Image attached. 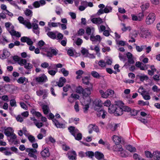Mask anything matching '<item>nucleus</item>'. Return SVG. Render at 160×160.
<instances>
[{
    "label": "nucleus",
    "instance_id": "f257e3e1",
    "mask_svg": "<svg viewBox=\"0 0 160 160\" xmlns=\"http://www.w3.org/2000/svg\"><path fill=\"white\" fill-rule=\"evenodd\" d=\"M89 88H84L82 93V98L80 99V102L82 106V109L84 113L87 112L89 108V105L91 102L90 97H89L91 94V90L92 88L93 84L90 83Z\"/></svg>",
    "mask_w": 160,
    "mask_h": 160
},
{
    "label": "nucleus",
    "instance_id": "f03ea898",
    "mask_svg": "<svg viewBox=\"0 0 160 160\" xmlns=\"http://www.w3.org/2000/svg\"><path fill=\"white\" fill-rule=\"evenodd\" d=\"M13 59L15 61L17 62L21 66H24V68L26 69H30L32 67V64L27 63V60L25 59H22L18 56H15Z\"/></svg>",
    "mask_w": 160,
    "mask_h": 160
},
{
    "label": "nucleus",
    "instance_id": "7ed1b4c3",
    "mask_svg": "<svg viewBox=\"0 0 160 160\" xmlns=\"http://www.w3.org/2000/svg\"><path fill=\"white\" fill-rule=\"evenodd\" d=\"M5 26L7 30L9 32L11 35L18 37H21L20 33L19 32H17L14 30V27L11 23H6Z\"/></svg>",
    "mask_w": 160,
    "mask_h": 160
},
{
    "label": "nucleus",
    "instance_id": "20e7f679",
    "mask_svg": "<svg viewBox=\"0 0 160 160\" xmlns=\"http://www.w3.org/2000/svg\"><path fill=\"white\" fill-rule=\"evenodd\" d=\"M156 14L153 12L150 13L146 17L145 22L147 25H151L153 24L156 19Z\"/></svg>",
    "mask_w": 160,
    "mask_h": 160
},
{
    "label": "nucleus",
    "instance_id": "39448f33",
    "mask_svg": "<svg viewBox=\"0 0 160 160\" xmlns=\"http://www.w3.org/2000/svg\"><path fill=\"white\" fill-rule=\"evenodd\" d=\"M49 117L50 119H52L53 122L57 128L60 127L59 123L60 115L59 114H56L55 116L52 113H50L49 114Z\"/></svg>",
    "mask_w": 160,
    "mask_h": 160
},
{
    "label": "nucleus",
    "instance_id": "423d86ee",
    "mask_svg": "<svg viewBox=\"0 0 160 160\" xmlns=\"http://www.w3.org/2000/svg\"><path fill=\"white\" fill-rule=\"evenodd\" d=\"M18 19L20 23L24 25L28 29H30L32 28V24L29 20H24L22 17H19Z\"/></svg>",
    "mask_w": 160,
    "mask_h": 160
},
{
    "label": "nucleus",
    "instance_id": "0eeeda50",
    "mask_svg": "<svg viewBox=\"0 0 160 160\" xmlns=\"http://www.w3.org/2000/svg\"><path fill=\"white\" fill-rule=\"evenodd\" d=\"M141 36L143 38H149L151 37V32L147 29H142L141 30Z\"/></svg>",
    "mask_w": 160,
    "mask_h": 160
},
{
    "label": "nucleus",
    "instance_id": "6e6552de",
    "mask_svg": "<svg viewBox=\"0 0 160 160\" xmlns=\"http://www.w3.org/2000/svg\"><path fill=\"white\" fill-rule=\"evenodd\" d=\"M35 80L36 82H46L48 79L47 77L44 74H43L39 77H36Z\"/></svg>",
    "mask_w": 160,
    "mask_h": 160
},
{
    "label": "nucleus",
    "instance_id": "1a4fd4ad",
    "mask_svg": "<svg viewBox=\"0 0 160 160\" xmlns=\"http://www.w3.org/2000/svg\"><path fill=\"white\" fill-rule=\"evenodd\" d=\"M47 34L51 38L54 39L57 38L58 39H60V33H58L57 32H48L47 33Z\"/></svg>",
    "mask_w": 160,
    "mask_h": 160
},
{
    "label": "nucleus",
    "instance_id": "9d476101",
    "mask_svg": "<svg viewBox=\"0 0 160 160\" xmlns=\"http://www.w3.org/2000/svg\"><path fill=\"white\" fill-rule=\"evenodd\" d=\"M94 109L98 111L97 115L98 117L101 116L102 118H105L107 113V112L105 110L100 109V108L98 109L96 107L94 108Z\"/></svg>",
    "mask_w": 160,
    "mask_h": 160
},
{
    "label": "nucleus",
    "instance_id": "9b49d317",
    "mask_svg": "<svg viewBox=\"0 0 160 160\" xmlns=\"http://www.w3.org/2000/svg\"><path fill=\"white\" fill-rule=\"evenodd\" d=\"M119 103L117 105L116 109H115L114 114L116 116H119L122 114V109L121 106H119Z\"/></svg>",
    "mask_w": 160,
    "mask_h": 160
},
{
    "label": "nucleus",
    "instance_id": "f8f14e48",
    "mask_svg": "<svg viewBox=\"0 0 160 160\" xmlns=\"http://www.w3.org/2000/svg\"><path fill=\"white\" fill-rule=\"evenodd\" d=\"M77 154L74 151H71L68 153V158L70 160H77Z\"/></svg>",
    "mask_w": 160,
    "mask_h": 160
},
{
    "label": "nucleus",
    "instance_id": "ddd939ff",
    "mask_svg": "<svg viewBox=\"0 0 160 160\" xmlns=\"http://www.w3.org/2000/svg\"><path fill=\"white\" fill-rule=\"evenodd\" d=\"M121 29L123 32H126L128 31L130 32L132 30V27L130 26H126L123 23H121L120 24Z\"/></svg>",
    "mask_w": 160,
    "mask_h": 160
},
{
    "label": "nucleus",
    "instance_id": "4468645a",
    "mask_svg": "<svg viewBox=\"0 0 160 160\" xmlns=\"http://www.w3.org/2000/svg\"><path fill=\"white\" fill-rule=\"evenodd\" d=\"M90 39L92 42H100L101 41L102 38L99 35L94 36L93 34H92L90 37Z\"/></svg>",
    "mask_w": 160,
    "mask_h": 160
},
{
    "label": "nucleus",
    "instance_id": "2eb2a0df",
    "mask_svg": "<svg viewBox=\"0 0 160 160\" xmlns=\"http://www.w3.org/2000/svg\"><path fill=\"white\" fill-rule=\"evenodd\" d=\"M37 152V150L36 149H29L28 151V155L33 158L35 159H37V156L35 155Z\"/></svg>",
    "mask_w": 160,
    "mask_h": 160
},
{
    "label": "nucleus",
    "instance_id": "dca6fc26",
    "mask_svg": "<svg viewBox=\"0 0 160 160\" xmlns=\"http://www.w3.org/2000/svg\"><path fill=\"white\" fill-rule=\"evenodd\" d=\"M46 51L47 56L50 57H52L53 55H56L58 52V51L54 49H49Z\"/></svg>",
    "mask_w": 160,
    "mask_h": 160
},
{
    "label": "nucleus",
    "instance_id": "f3484780",
    "mask_svg": "<svg viewBox=\"0 0 160 160\" xmlns=\"http://www.w3.org/2000/svg\"><path fill=\"white\" fill-rule=\"evenodd\" d=\"M91 21L94 23L100 24L103 23V21L101 18H93L91 17Z\"/></svg>",
    "mask_w": 160,
    "mask_h": 160
},
{
    "label": "nucleus",
    "instance_id": "a211bd4d",
    "mask_svg": "<svg viewBox=\"0 0 160 160\" xmlns=\"http://www.w3.org/2000/svg\"><path fill=\"white\" fill-rule=\"evenodd\" d=\"M94 30L93 28H87L86 29V32L87 34L89 36L91 34L92 35L94 33ZM84 38L88 40L89 39V36H84Z\"/></svg>",
    "mask_w": 160,
    "mask_h": 160
},
{
    "label": "nucleus",
    "instance_id": "6ab92c4d",
    "mask_svg": "<svg viewBox=\"0 0 160 160\" xmlns=\"http://www.w3.org/2000/svg\"><path fill=\"white\" fill-rule=\"evenodd\" d=\"M14 130L11 127H8L5 130L4 133L8 137L10 136L14 133Z\"/></svg>",
    "mask_w": 160,
    "mask_h": 160
},
{
    "label": "nucleus",
    "instance_id": "aec40b11",
    "mask_svg": "<svg viewBox=\"0 0 160 160\" xmlns=\"http://www.w3.org/2000/svg\"><path fill=\"white\" fill-rule=\"evenodd\" d=\"M152 160H160V152L156 151L153 152L152 157Z\"/></svg>",
    "mask_w": 160,
    "mask_h": 160
},
{
    "label": "nucleus",
    "instance_id": "412c9836",
    "mask_svg": "<svg viewBox=\"0 0 160 160\" xmlns=\"http://www.w3.org/2000/svg\"><path fill=\"white\" fill-rule=\"evenodd\" d=\"M9 139L10 142L13 143L14 145H16L18 143V141L17 139V136L14 133L11 135Z\"/></svg>",
    "mask_w": 160,
    "mask_h": 160
},
{
    "label": "nucleus",
    "instance_id": "4be33fe9",
    "mask_svg": "<svg viewBox=\"0 0 160 160\" xmlns=\"http://www.w3.org/2000/svg\"><path fill=\"white\" fill-rule=\"evenodd\" d=\"M112 139L116 144H119L121 142V138L115 135L112 137Z\"/></svg>",
    "mask_w": 160,
    "mask_h": 160
},
{
    "label": "nucleus",
    "instance_id": "5701e85b",
    "mask_svg": "<svg viewBox=\"0 0 160 160\" xmlns=\"http://www.w3.org/2000/svg\"><path fill=\"white\" fill-rule=\"evenodd\" d=\"M42 156L44 158L48 157L49 156L50 153L49 149L48 148H45L41 152Z\"/></svg>",
    "mask_w": 160,
    "mask_h": 160
},
{
    "label": "nucleus",
    "instance_id": "b1692460",
    "mask_svg": "<svg viewBox=\"0 0 160 160\" xmlns=\"http://www.w3.org/2000/svg\"><path fill=\"white\" fill-rule=\"evenodd\" d=\"M68 130L70 132L73 136L76 134V133L78 132V130L73 126H70L68 128Z\"/></svg>",
    "mask_w": 160,
    "mask_h": 160
},
{
    "label": "nucleus",
    "instance_id": "393cba45",
    "mask_svg": "<svg viewBox=\"0 0 160 160\" xmlns=\"http://www.w3.org/2000/svg\"><path fill=\"white\" fill-rule=\"evenodd\" d=\"M10 53L6 49H4L3 50V54L0 56V58L3 59L8 57L10 55Z\"/></svg>",
    "mask_w": 160,
    "mask_h": 160
},
{
    "label": "nucleus",
    "instance_id": "a878e982",
    "mask_svg": "<svg viewBox=\"0 0 160 160\" xmlns=\"http://www.w3.org/2000/svg\"><path fill=\"white\" fill-rule=\"evenodd\" d=\"M32 27L33 32L37 34H39V28L38 24L36 23H32Z\"/></svg>",
    "mask_w": 160,
    "mask_h": 160
},
{
    "label": "nucleus",
    "instance_id": "bb28decb",
    "mask_svg": "<svg viewBox=\"0 0 160 160\" xmlns=\"http://www.w3.org/2000/svg\"><path fill=\"white\" fill-rule=\"evenodd\" d=\"M119 105L121 107L122 109V112L123 111L129 112L131 110V108L128 107L124 105V104L122 102H119Z\"/></svg>",
    "mask_w": 160,
    "mask_h": 160
},
{
    "label": "nucleus",
    "instance_id": "cd10ccee",
    "mask_svg": "<svg viewBox=\"0 0 160 160\" xmlns=\"http://www.w3.org/2000/svg\"><path fill=\"white\" fill-rule=\"evenodd\" d=\"M94 105L98 107H101L102 106V103L101 100L98 99H96L94 100L93 102Z\"/></svg>",
    "mask_w": 160,
    "mask_h": 160
},
{
    "label": "nucleus",
    "instance_id": "c85d7f7f",
    "mask_svg": "<svg viewBox=\"0 0 160 160\" xmlns=\"http://www.w3.org/2000/svg\"><path fill=\"white\" fill-rule=\"evenodd\" d=\"M120 148L119 149L120 151L118 152V153L122 157H126L127 156V155L126 154V152L122 148V146L120 147Z\"/></svg>",
    "mask_w": 160,
    "mask_h": 160
},
{
    "label": "nucleus",
    "instance_id": "c756f323",
    "mask_svg": "<svg viewBox=\"0 0 160 160\" xmlns=\"http://www.w3.org/2000/svg\"><path fill=\"white\" fill-rule=\"evenodd\" d=\"M99 92L102 98H106L108 97L107 90L105 92H104L103 90H100Z\"/></svg>",
    "mask_w": 160,
    "mask_h": 160
},
{
    "label": "nucleus",
    "instance_id": "7c9ffc66",
    "mask_svg": "<svg viewBox=\"0 0 160 160\" xmlns=\"http://www.w3.org/2000/svg\"><path fill=\"white\" fill-rule=\"evenodd\" d=\"M149 3H144L142 4L141 6V8L142 11H144L147 9L149 7Z\"/></svg>",
    "mask_w": 160,
    "mask_h": 160
},
{
    "label": "nucleus",
    "instance_id": "2f4dec72",
    "mask_svg": "<svg viewBox=\"0 0 160 160\" xmlns=\"http://www.w3.org/2000/svg\"><path fill=\"white\" fill-rule=\"evenodd\" d=\"M50 67H49V68H48V72L49 74L52 76H54L58 71L57 68L53 70H50Z\"/></svg>",
    "mask_w": 160,
    "mask_h": 160
},
{
    "label": "nucleus",
    "instance_id": "473e14b6",
    "mask_svg": "<svg viewBox=\"0 0 160 160\" xmlns=\"http://www.w3.org/2000/svg\"><path fill=\"white\" fill-rule=\"evenodd\" d=\"M116 105H112L110 106L108 108V112L111 114L115 112V109H116Z\"/></svg>",
    "mask_w": 160,
    "mask_h": 160
},
{
    "label": "nucleus",
    "instance_id": "72a5a7b5",
    "mask_svg": "<svg viewBox=\"0 0 160 160\" xmlns=\"http://www.w3.org/2000/svg\"><path fill=\"white\" fill-rule=\"evenodd\" d=\"M42 109H43L44 113L45 114H47L50 111L47 105H43L42 106Z\"/></svg>",
    "mask_w": 160,
    "mask_h": 160
},
{
    "label": "nucleus",
    "instance_id": "f704fd0d",
    "mask_svg": "<svg viewBox=\"0 0 160 160\" xmlns=\"http://www.w3.org/2000/svg\"><path fill=\"white\" fill-rule=\"evenodd\" d=\"M75 139L77 140H81L82 137V135L81 133L79 132V130H78V132L76 133V134H75L74 135H73Z\"/></svg>",
    "mask_w": 160,
    "mask_h": 160
},
{
    "label": "nucleus",
    "instance_id": "c9c22d12",
    "mask_svg": "<svg viewBox=\"0 0 160 160\" xmlns=\"http://www.w3.org/2000/svg\"><path fill=\"white\" fill-rule=\"evenodd\" d=\"M126 148L130 152H135L136 151V149L135 147H134L130 145H128L126 147Z\"/></svg>",
    "mask_w": 160,
    "mask_h": 160
},
{
    "label": "nucleus",
    "instance_id": "e433bc0d",
    "mask_svg": "<svg viewBox=\"0 0 160 160\" xmlns=\"http://www.w3.org/2000/svg\"><path fill=\"white\" fill-rule=\"evenodd\" d=\"M31 113L34 116L37 117L39 118L42 116L41 114L38 112L36 111L34 109H32L31 111Z\"/></svg>",
    "mask_w": 160,
    "mask_h": 160
},
{
    "label": "nucleus",
    "instance_id": "4c0bfd02",
    "mask_svg": "<svg viewBox=\"0 0 160 160\" xmlns=\"http://www.w3.org/2000/svg\"><path fill=\"white\" fill-rule=\"evenodd\" d=\"M142 96L145 100H149L151 98L150 96L149 95V93L147 91L146 93H142Z\"/></svg>",
    "mask_w": 160,
    "mask_h": 160
},
{
    "label": "nucleus",
    "instance_id": "58836bf2",
    "mask_svg": "<svg viewBox=\"0 0 160 160\" xmlns=\"http://www.w3.org/2000/svg\"><path fill=\"white\" fill-rule=\"evenodd\" d=\"M28 81V79L24 77H21L17 80L18 83L20 84L23 83L25 81Z\"/></svg>",
    "mask_w": 160,
    "mask_h": 160
},
{
    "label": "nucleus",
    "instance_id": "ea45409f",
    "mask_svg": "<svg viewBox=\"0 0 160 160\" xmlns=\"http://www.w3.org/2000/svg\"><path fill=\"white\" fill-rule=\"evenodd\" d=\"M112 10V8L109 6H106L104 9V12L105 13H108L111 12Z\"/></svg>",
    "mask_w": 160,
    "mask_h": 160
},
{
    "label": "nucleus",
    "instance_id": "a19ab883",
    "mask_svg": "<svg viewBox=\"0 0 160 160\" xmlns=\"http://www.w3.org/2000/svg\"><path fill=\"white\" fill-rule=\"evenodd\" d=\"M45 44V42L42 40H41L38 42V44L41 49H42L44 51H46L47 49L46 48H41V47L43 46Z\"/></svg>",
    "mask_w": 160,
    "mask_h": 160
},
{
    "label": "nucleus",
    "instance_id": "79ce46f5",
    "mask_svg": "<svg viewBox=\"0 0 160 160\" xmlns=\"http://www.w3.org/2000/svg\"><path fill=\"white\" fill-rule=\"evenodd\" d=\"M89 78L88 77H84L82 78L83 83L86 85H89L90 86V83H89Z\"/></svg>",
    "mask_w": 160,
    "mask_h": 160
},
{
    "label": "nucleus",
    "instance_id": "37998d69",
    "mask_svg": "<svg viewBox=\"0 0 160 160\" xmlns=\"http://www.w3.org/2000/svg\"><path fill=\"white\" fill-rule=\"evenodd\" d=\"M94 154L93 152L90 151L86 152L85 153L86 156L90 158H92L94 156Z\"/></svg>",
    "mask_w": 160,
    "mask_h": 160
},
{
    "label": "nucleus",
    "instance_id": "c03bdc74",
    "mask_svg": "<svg viewBox=\"0 0 160 160\" xmlns=\"http://www.w3.org/2000/svg\"><path fill=\"white\" fill-rule=\"evenodd\" d=\"M138 104L141 106L148 105H149V102L148 101L144 102L143 100H139L138 102Z\"/></svg>",
    "mask_w": 160,
    "mask_h": 160
},
{
    "label": "nucleus",
    "instance_id": "a18cd8bd",
    "mask_svg": "<svg viewBox=\"0 0 160 160\" xmlns=\"http://www.w3.org/2000/svg\"><path fill=\"white\" fill-rule=\"evenodd\" d=\"M91 74L93 77L95 78H99L100 77L99 74L98 72L95 71L92 72Z\"/></svg>",
    "mask_w": 160,
    "mask_h": 160
},
{
    "label": "nucleus",
    "instance_id": "49530a36",
    "mask_svg": "<svg viewBox=\"0 0 160 160\" xmlns=\"http://www.w3.org/2000/svg\"><path fill=\"white\" fill-rule=\"evenodd\" d=\"M84 89L82 87L79 86L77 87L76 91L77 93L79 94H82Z\"/></svg>",
    "mask_w": 160,
    "mask_h": 160
},
{
    "label": "nucleus",
    "instance_id": "de8ad7c7",
    "mask_svg": "<svg viewBox=\"0 0 160 160\" xmlns=\"http://www.w3.org/2000/svg\"><path fill=\"white\" fill-rule=\"evenodd\" d=\"M98 64L101 68H104L106 66V63L103 60H101L98 62Z\"/></svg>",
    "mask_w": 160,
    "mask_h": 160
},
{
    "label": "nucleus",
    "instance_id": "09e8293b",
    "mask_svg": "<svg viewBox=\"0 0 160 160\" xmlns=\"http://www.w3.org/2000/svg\"><path fill=\"white\" fill-rule=\"evenodd\" d=\"M83 72L82 70H79L76 72V74L77 75L76 78L79 79L81 78L82 75L83 74Z\"/></svg>",
    "mask_w": 160,
    "mask_h": 160
},
{
    "label": "nucleus",
    "instance_id": "8fccbe9b",
    "mask_svg": "<svg viewBox=\"0 0 160 160\" xmlns=\"http://www.w3.org/2000/svg\"><path fill=\"white\" fill-rule=\"evenodd\" d=\"M138 77L141 81L146 80L148 79V77L145 75H141L138 76Z\"/></svg>",
    "mask_w": 160,
    "mask_h": 160
},
{
    "label": "nucleus",
    "instance_id": "3c124183",
    "mask_svg": "<svg viewBox=\"0 0 160 160\" xmlns=\"http://www.w3.org/2000/svg\"><path fill=\"white\" fill-rule=\"evenodd\" d=\"M96 126L94 124H90L88 126V132L90 134L92 132L93 130H94V127Z\"/></svg>",
    "mask_w": 160,
    "mask_h": 160
},
{
    "label": "nucleus",
    "instance_id": "603ef678",
    "mask_svg": "<svg viewBox=\"0 0 160 160\" xmlns=\"http://www.w3.org/2000/svg\"><path fill=\"white\" fill-rule=\"evenodd\" d=\"M145 56L144 55H142L140 57V61H142L144 63H147L148 61V58H144Z\"/></svg>",
    "mask_w": 160,
    "mask_h": 160
},
{
    "label": "nucleus",
    "instance_id": "864d4df0",
    "mask_svg": "<svg viewBox=\"0 0 160 160\" xmlns=\"http://www.w3.org/2000/svg\"><path fill=\"white\" fill-rule=\"evenodd\" d=\"M145 156L148 158H151L152 157V154L151 152L148 151H145Z\"/></svg>",
    "mask_w": 160,
    "mask_h": 160
},
{
    "label": "nucleus",
    "instance_id": "5fc2aeb1",
    "mask_svg": "<svg viewBox=\"0 0 160 160\" xmlns=\"http://www.w3.org/2000/svg\"><path fill=\"white\" fill-rule=\"evenodd\" d=\"M108 97L109 96L112 97L114 94V91L111 89H108L107 90Z\"/></svg>",
    "mask_w": 160,
    "mask_h": 160
},
{
    "label": "nucleus",
    "instance_id": "6e6d98bb",
    "mask_svg": "<svg viewBox=\"0 0 160 160\" xmlns=\"http://www.w3.org/2000/svg\"><path fill=\"white\" fill-rule=\"evenodd\" d=\"M133 158L135 160H143V159L137 153H135L133 155Z\"/></svg>",
    "mask_w": 160,
    "mask_h": 160
},
{
    "label": "nucleus",
    "instance_id": "4d7b16f0",
    "mask_svg": "<svg viewBox=\"0 0 160 160\" xmlns=\"http://www.w3.org/2000/svg\"><path fill=\"white\" fill-rule=\"evenodd\" d=\"M94 50L95 51L98 56L100 57V52L99 47L98 46H96L94 48Z\"/></svg>",
    "mask_w": 160,
    "mask_h": 160
},
{
    "label": "nucleus",
    "instance_id": "13d9d810",
    "mask_svg": "<svg viewBox=\"0 0 160 160\" xmlns=\"http://www.w3.org/2000/svg\"><path fill=\"white\" fill-rule=\"evenodd\" d=\"M121 146H122L119 144H116V145H114L113 148V150L117 152H118L120 151L119 150V149H120L119 148H120V147Z\"/></svg>",
    "mask_w": 160,
    "mask_h": 160
},
{
    "label": "nucleus",
    "instance_id": "bf43d9fd",
    "mask_svg": "<svg viewBox=\"0 0 160 160\" xmlns=\"http://www.w3.org/2000/svg\"><path fill=\"white\" fill-rule=\"evenodd\" d=\"M102 104H103L104 106L108 107L109 108L111 105V101L110 100H107L105 101Z\"/></svg>",
    "mask_w": 160,
    "mask_h": 160
},
{
    "label": "nucleus",
    "instance_id": "052dcab7",
    "mask_svg": "<svg viewBox=\"0 0 160 160\" xmlns=\"http://www.w3.org/2000/svg\"><path fill=\"white\" fill-rule=\"evenodd\" d=\"M61 72L64 76H67L69 74L68 71L66 70L65 68H62L61 69Z\"/></svg>",
    "mask_w": 160,
    "mask_h": 160
},
{
    "label": "nucleus",
    "instance_id": "680f3d73",
    "mask_svg": "<svg viewBox=\"0 0 160 160\" xmlns=\"http://www.w3.org/2000/svg\"><path fill=\"white\" fill-rule=\"evenodd\" d=\"M146 46H136V49L137 51L138 52H141L142 51L143 49V48L144 47H146Z\"/></svg>",
    "mask_w": 160,
    "mask_h": 160
},
{
    "label": "nucleus",
    "instance_id": "e2e57ef3",
    "mask_svg": "<svg viewBox=\"0 0 160 160\" xmlns=\"http://www.w3.org/2000/svg\"><path fill=\"white\" fill-rule=\"evenodd\" d=\"M10 148H8V149H6V151H5L3 153L6 156H10L12 153V152L9 151Z\"/></svg>",
    "mask_w": 160,
    "mask_h": 160
},
{
    "label": "nucleus",
    "instance_id": "0e129e2a",
    "mask_svg": "<svg viewBox=\"0 0 160 160\" xmlns=\"http://www.w3.org/2000/svg\"><path fill=\"white\" fill-rule=\"evenodd\" d=\"M146 91L142 87L139 88L138 90V92L140 93L142 95V93H144L146 92Z\"/></svg>",
    "mask_w": 160,
    "mask_h": 160
},
{
    "label": "nucleus",
    "instance_id": "69168bd1",
    "mask_svg": "<svg viewBox=\"0 0 160 160\" xmlns=\"http://www.w3.org/2000/svg\"><path fill=\"white\" fill-rule=\"evenodd\" d=\"M10 149L12 152L15 153H16L19 154L18 150L17 148L14 147H12L10 148Z\"/></svg>",
    "mask_w": 160,
    "mask_h": 160
},
{
    "label": "nucleus",
    "instance_id": "338daca9",
    "mask_svg": "<svg viewBox=\"0 0 160 160\" xmlns=\"http://www.w3.org/2000/svg\"><path fill=\"white\" fill-rule=\"evenodd\" d=\"M138 21H141L144 18V15L143 13H140L138 15Z\"/></svg>",
    "mask_w": 160,
    "mask_h": 160
},
{
    "label": "nucleus",
    "instance_id": "774afa93",
    "mask_svg": "<svg viewBox=\"0 0 160 160\" xmlns=\"http://www.w3.org/2000/svg\"><path fill=\"white\" fill-rule=\"evenodd\" d=\"M82 54L84 55L85 57L87 56L88 54V50L86 49L85 48H82L81 51Z\"/></svg>",
    "mask_w": 160,
    "mask_h": 160
}]
</instances>
